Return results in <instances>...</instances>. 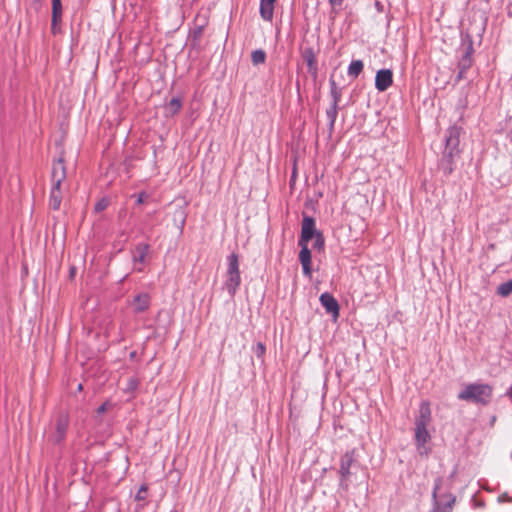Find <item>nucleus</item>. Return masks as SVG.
I'll return each mask as SVG.
<instances>
[{"label":"nucleus","instance_id":"f257e3e1","mask_svg":"<svg viewBox=\"0 0 512 512\" xmlns=\"http://www.w3.org/2000/svg\"><path fill=\"white\" fill-rule=\"evenodd\" d=\"M431 422L432 412L430 403L424 400L420 403L418 414L415 417L414 439L420 455L428 456L431 451V449L426 446L431 439V435L427 429Z\"/></svg>","mask_w":512,"mask_h":512},{"label":"nucleus","instance_id":"f03ea898","mask_svg":"<svg viewBox=\"0 0 512 512\" xmlns=\"http://www.w3.org/2000/svg\"><path fill=\"white\" fill-rule=\"evenodd\" d=\"M52 186L50 191L49 205L53 210H58L62 202L61 184L66 178V168L62 158L54 162L52 167Z\"/></svg>","mask_w":512,"mask_h":512},{"label":"nucleus","instance_id":"7ed1b4c3","mask_svg":"<svg viewBox=\"0 0 512 512\" xmlns=\"http://www.w3.org/2000/svg\"><path fill=\"white\" fill-rule=\"evenodd\" d=\"M492 396V388L487 384H469L459 394L458 399L487 404Z\"/></svg>","mask_w":512,"mask_h":512},{"label":"nucleus","instance_id":"20e7f679","mask_svg":"<svg viewBox=\"0 0 512 512\" xmlns=\"http://www.w3.org/2000/svg\"><path fill=\"white\" fill-rule=\"evenodd\" d=\"M227 264L224 288L228 294L233 297L241 284L238 255L235 253L230 254L227 257Z\"/></svg>","mask_w":512,"mask_h":512},{"label":"nucleus","instance_id":"39448f33","mask_svg":"<svg viewBox=\"0 0 512 512\" xmlns=\"http://www.w3.org/2000/svg\"><path fill=\"white\" fill-rule=\"evenodd\" d=\"M460 131L461 129L457 126H451L446 131L443 158L449 162H452L453 158L459 153Z\"/></svg>","mask_w":512,"mask_h":512},{"label":"nucleus","instance_id":"423d86ee","mask_svg":"<svg viewBox=\"0 0 512 512\" xmlns=\"http://www.w3.org/2000/svg\"><path fill=\"white\" fill-rule=\"evenodd\" d=\"M443 484H444V482L441 478L435 479L434 488L432 491V500H433L432 512H451L452 511L453 505L456 500L454 495H449L448 493L445 494L444 496L448 498V502L445 507H443V508L441 507L440 497L442 496V494L440 493V491L442 489Z\"/></svg>","mask_w":512,"mask_h":512},{"label":"nucleus","instance_id":"0eeeda50","mask_svg":"<svg viewBox=\"0 0 512 512\" xmlns=\"http://www.w3.org/2000/svg\"><path fill=\"white\" fill-rule=\"evenodd\" d=\"M69 427V416L66 413H61L57 416L53 431L49 435V441L54 444L61 443L67 434Z\"/></svg>","mask_w":512,"mask_h":512},{"label":"nucleus","instance_id":"6e6552de","mask_svg":"<svg viewBox=\"0 0 512 512\" xmlns=\"http://www.w3.org/2000/svg\"><path fill=\"white\" fill-rule=\"evenodd\" d=\"M319 233L321 232L316 229L315 219L305 215L302 219L301 235L298 242L308 244Z\"/></svg>","mask_w":512,"mask_h":512},{"label":"nucleus","instance_id":"1a4fd4ad","mask_svg":"<svg viewBox=\"0 0 512 512\" xmlns=\"http://www.w3.org/2000/svg\"><path fill=\"white\" fill-rule=\"evenodd\" d=\"M393 84V73L390 69H381L375 76V88L379 92L386 91Z\"/></svg>","mask_w":512,"mask_h":512},{"label":"nucleus","instance_id":"9d476101","mask_svg":"<svg viewBox=\"0 0 512 512\" xmlns=\"http://www.w3.org/2000/svg\"><path fill=\"white\" fill-rule=\"evenodd\" d=\"M149 248V245L145 243H140L135 247L132 260L136 271L141 272L143 270L142 265L145 263L146 257L149 253Z\"/></svg>","mask_w":512,"mask_h":512},{"label":"nucleus","instance_id":"9b49d317","mask_svg":"<svg viewBox=\"0 0 512 512\" xmlns=\"http://www.w3.org/2000/svg\"><path fill=\"white\" fill-rule=\"evenodd\" d=\"M298 245L301 247L299 253V261L302 265L303 274L307 277H311L312 269H311V251L308 247L307 243H299Z\"/></svg>","mask_w":512,"mask_h":512},{"label":"nucleus","instance_id":"f8f14e48","mask_svg":"<svg viewBox=\"0 0 512 512\" xmlns=\"http://www.w3.org/2000/svg\"><path fill=\"white\" fill-rule=\"evenodd\" d=\"M319 300L327 313L331 314L335 319L339 316V304L330 293L325 292L321 294Z\"/></svg>","mask_w":512,"mask_h":512},{"label":"nucleus","instance_id":"ddd939ff","mask_svg":"<svg viewBox=\"0 0 512 512\" xmlns=\"http://www.w3.org/2000/svg\"><path fill=\"white\" fill-rule=\"evenodd\" d=\"M151 302V297L148 293H140L136 295L132 301L133 310L136 313H142L146 311Z\"/></svg>","mask_w":512,"mask_h":512},{"label":"nucleus","instance_id":"4468645a","mask_svg":"<svg viewBox=\"0 0 512 512\" xmlns=\"http://www.w3.org/2000/svg\"><path fill=\"white\" fill-rule=\"evenodd\" d=\"M354 462L353 452H346L340 460V469L339 473L341 475V479L346 480L350 475V467Z\"/></svg>","mask_w":512,"mask_h":512},{"label":"nucleus","instance_id":"2eb2a0df","mask_svg":"<svg viewBox=\"0 0 512 512\" xmlns=\"http://www.w3.org/2000/svg\"><path fill=\"white\" fill-rule=\"evenodd\" d=\"M276 0H260V15L265 21H271Z\"/></svg>","mask_w":512,"mask_h":512},{"label":"nucleus","instance_id":"dca6fc26","mask_svg":"<svg viewBox=\"0 0 512 512\" xmlns=\"http://www.w3.org/2000/svg\"><path fill=\"white\" fill-rule=\"evenodd\" d=\"M304 60L306 62L308 72L316 75L317 74V59L312 48L305 49L303 53Z\"/></svg>","mask_w":512,"mask_h":512},{"label":"nucleus","instance_id":"f3484780","mask_svg":"<svg viewBox=\"0 0 512 512\" xmlns=\"http://www.w3.org/2000/svg\"><path fill=\"white\" fill-rule=\"evenodd\" d=\"M364 64L361 60H353L348 66L347 74L349 77L357 78L363 71Z\"/></svg>","mask_w":512,"mask_h":512},{"label":"nucleus","instance_id":"a211bd4d","mask_svg":"<svg viewBox=\"0 0 512 512\" xmlns=\"http://www.w3.org/2000/svg\"><path fill=\"white\" fill-rule=\"evenodd\" d=\"M62 15L61 0H52V25L55 26Z\"/></svg>","mask_w":512,"mask_h":512},{"label":"nucleus","instance_id":"6ab92c4d","mask_svg":"<svg viewBox=\"0 0 512 512\" xmlns=\"http://www.w3.org/2000/svg\"><path fill=\"white\" fill-rule=\"evenodd\" d=\"M440 478L444 482V484L442 486V489L440 491V493L442 494V496L440 497L441 507L443 508V507H445L447 505V502H448V498L445 497L444 495L447 494V493L449 495H452V493H451V482H450V480L444 479L443 477H440Z\"/></svg>","mask_w":512,"mask_h":512},{"label":"nucleus","instance_id":"aec40b11","mask_svg":"<svg viewBox=\"0 0 512 512\" xmlns=\"http://www.w3.org/2000/svg\"><path fill=\"white\" fill-rule=\"evenodd\" d=\"M329 83H330V94H331V97H332V99H333V101H332V104H331V105H336V106H338V103H339L340 98H341V92H340V90L337 88V85H336L335 80L330 79Z\"/></svg>","mask_w":512,"mask_h":512},{"label":"nucleus","instance_id":"412c9836","mask_svg":"<svg viewBox=\"0 0 512 512\" xmlns=\"http://www.w3.org/2000/svg\"><path fill=\"white\" fill-rule=\"evenodd\" d=\"M266 60V53L262 49H257L251 53V61L254 65L263 64Z\"/></svg>","mask_w":512,"mask_h":512},{"label":"nucleus","instance_id":"4be33fe9","mask_svg":"<svg viewBox=\"0 0 512 512\" xmlns=\"http://www.w3.org/2000/svg\"><path fill=\"white\" fill-rule=\"evenodd\" d=\"M182 103L179 98H172L169 103L167 104V111L171 115L177 114L181 109Z\"/></svg>","mask_w":512,"mask_h":512},{"label":"nucleus","instance_id":"5701e85b","mask_svg":"<svg viewBox=\"0 0 512 512\" xmlns=\"http://www.w3.org/2000/svg\"><path fill=\"white\" fill-rule=\"evenodd\" d=\"M337 115H338V106L331 105L326 111V116L329 120L330 129H333Z\"/></svg>","mask_w":512,"mask_h":512},{"label":"nucleus","instance_id":"b1692460","mask_svg":"<svg viewBox=\"0 0 512 512\" xmlns=\"http://www.w3.org/2000/svg\"><path fill=\"white\" fill-rule=\"evenodd\" d=\"M497 293L502 297H507L512 293V279L501 283L497 288Z\"/></svg>","mask_w":512,"mask_h":512},{"label":"nucleus","instance_id":"393cba45","mask_svg":"<svg viewBox=\"0 0 512 512\" xmlns=\"http://www.w3.org/2000/svg\"><path fill=\"white\" fill-rule=\"evenodd\" d=\"M472 65V57L469 56V54H464L462 58L459 61V69L460 73L465 72L467 69H469Z\"/></svg>","mask_w":512,"mask_h":512},{"label":"nucleus","instance_id":"a878e982","mask_svg":"<svg viewBox=\"0 0 512 512\" xmlns=\"http://www.w3.org/2000/svg\"><path fill=\"white\" fill-rule=\"evenodd\" d=\"M253 352L257 356V358L262 359L266 352V347L263 343L258 342L253 348Z\"/></svg>","mask_w":512,"mask_h":512},{"label":"nucleus","instance_id":"bb28decb","mask_svg":"<svg viewBox=\"0 0 512 512\" xmlns=\"http://www.w3.org/2000/svg\"><path fill=\"white\" fill-rule=\"evenodd\" d=\"M147 490H148L147 486L146 485H142L139 488V490H138V492H137V494L135 496L136 500H138V501L145 500L146 496H147Z\"/></svg>","mask_w":512,"mask_h":512},{"label":"nucleus","instance_id":"cd10ccee","mask_svg":"<svg viewBox=\"0 0 512 512\" xmlns=\"http://www.w3.org/2000/svg\"><path fill=\"white\" fill-rule=\"evenodd\" d=\"M314 239V248L320 250L324 247V238H323V235L322 233H319L317 234L316 237L313 238Z\"/></svg>","mask_w":512,"mask_h":512},{"label":"nucleus","instance_id":"c85d7f7f","mask_svg":"<svg viewBox=\"0 0 512 512\" xmlns=\"http://www.w3.org/2000/svg\"><path fill=\"white\" fill-rule=\"evenodd\" d=\"M138 385H139V381H138V379H137V378L132 377V378H130V379L128 380V383H127V390H128V391H134V390H136V389H137Z\"/></svg>","mask_w":512,"mask_h":512},{"label":"nucleus","instance_id":"c756f323","mask_svg":"<svg viewBox=\"0 0 512 512\" xmlns=\"http://www.w3.org/2000/svg\"><path fill=\"white\" fill-rule=\"evenodd\" d=\"M107 206H108V201L105 199H102L96 203L95 210L97 212H101V211L105 210L107 208Z\"/></svg>","mask_w":512,"mask_h":512},{"label":"nucleus","instance_id":"7c9ffc66","mask_svg":"<svg viewBox=\"0 0 512 512\" xmlns=\"http://www.w3.org/2000/svg\"><path fill=\"white\" fill-rule=\"evenodd\" d=\"M108 406H109L108 402L103 403L101 406L98 407L97 413L98 414L105 413L107 411V409H108Z\"/></svg>","mask_w":512,"mask_h":512},{"label":"nucleus","instance_id":"2f4dec72","mask_svg":"<svg viewBox=\"0 0 512 512\" xmlns=\"http://www.w3.org/2000/svg\"><path fill=\"white\" fill-rule=\"evenodd\" d=\"M146 198H147V194L145 192L139 193L137 196V203L138 204L144 203Z\"/></svg>","mask_w":512,"mask_h":512},{"label":"nucleus","instance_id":"473e14b6","mask_svg":"<svg viewBox=\"0 0 512 512\" xmlns=\"http://www.w3.org/2000/svg\"><path fill=\"white\" fill-rule=\"evenodd\" d=\"M329 3L333 8H336L342 5L343 0H329Z\"/></svg>","mask_w":512,"mask_h":512},{"label":"nucleus","instance_id":"72a5a7b5","mask_svg":"<svg viewBox=\"0 0 512 512\" xmlns=\"http://www.w3.org/2000/svg\"><path fill=\"white\" fill-rule=\"evenodd\" d=\"M504 500L511 502L512 501V497L510 498L507 493H504V494L499 496V501H504Z\"/></svg>","mask_w":512,"mask_h":512},{"label":"nucleus","instance_id":"f704fd0d","mask_svg":"<svg viewBox=\"0 0 512 512\" xmlns=\"http://www.w3.org/2000/svg\"><path fill=\"white\" fill-rule=\"evenodd\" d=\"M464 54H469L470 57H472V54H473V46H472V43L470 42L469 45L467 46L466 48V51Z\"/></svg>","mask_w":512,"mask_h":512},{"label":"nucleus","instance_id":"c9c22d12","mask_svg":"<svg viewBox=\"0 0 512 512\" xmlns=\"http://www.w3.org/2000/svg\"><path fill=\"white\" fill-rule=\"evenodd\" d=\"M184 223H185V218L183 217V218L181 219V226H180V227H181V229L183 228Z\"/></svg>","mask_w":512,"mask_h":512},{"label":"nucleus","instance_id":"e433bc0d","mask_svg":"<svg viewBox=\"0 0 512 512\" xmlns=\"http://www.w3.org/2000/svg\"><path fill=\"white\" fill-rule=\"evenodd\" d=\"M78 390H82V384L78 385Z\"/></svg>","mask_w":512,"mask_h":512},{"label":"nucleus","instance_id":"4c0bfd02","mask_svg":"<svg viewBox=\"0 0 512 512\" xmlns=\"http://www.w3.org/2000/svg\"><path fill=\"white\" fill-rule=\"evenodd\" d=\"M509 393H512V385H511V388H510V391H509Z\"/></svg>","mask_w":512,"mask_h":512}]
</instances>
